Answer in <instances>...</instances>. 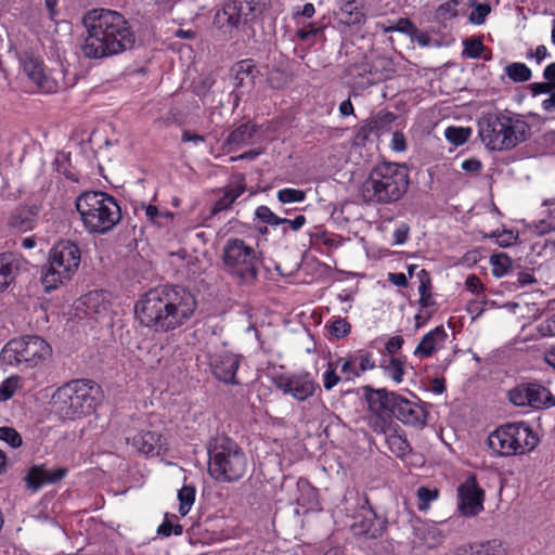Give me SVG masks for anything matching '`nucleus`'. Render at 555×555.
<instances>
[{"instance_id": "nucleus-54", "label": "nucleus", "mask_w": 555, "mask_h": 555, "mask_svg": "<svg viewBox=\"0 0 555 555\" xmlns=\"http://www.w3.org/2000/svg\"><path fill=\"white\" fill-rule=\"evenodd\" d=\"M439 495L437 489H429L427 487H420L417 489V498L420 500V508H426L428 504L435 501Z\"/></svg>"}, {"instance_id": "nucleus-59", "label": "nucleus", "mask_w": 555, "mask_h": 555, "mask_svg": "<svg viewBox=\"0 0 555 555\" xmlns=\"http://www.w3.org/2000/svg\"><path fill=\"white\" fill-rule=\"evenodd\" d=\"M390 147L392 151L401 153L408 147L405 135L401 131H395L390 141Z\"/></svg>"}, {"instance_id": "nucleus-31", "label": "nucleus", "mask_w": 555, "mask_h": 555, "mask_svg": "<svg viewBox=\"0 0 555 555\" xmlns=\"http://www.w3.org/2000/svg\"><path fill=\"white\" fill-rule=\"evenodd\" d=\"M491 273L495 278L511 275L516 271V266L505 253H498L490 256Z\"/></svg>"}, {"instance_id": "nucleus-4", "label": "nucleus", "mask_w": 555, "mask_h": 555, "mask_svg": "<svg viewBox=\"0 0 555 555\" xmlns=\"http://www.w3.org/2000/svg\"><path fill=\"white\" fill-rule=\"evenodd\" d=\"M102 398L103 390L96 382L77 378L57 387L50 403L60 418L75 421L94 413Z\"/></svg>"}, {"instance_id": "nucleus-8", "label": "nucleus", "mask_w": 555, "mask_h": 555, "mask_svg": "<svg viewBox=\"0 0 555 555\" xmlns=\"http://www.w3.org/2000/svg\"><path fill=\"white\" fill-rule=\"evenodd\" d=\"M224 270L240 285H253L258 279L262 264L261 254L243 238L230 237L222 249Z\"/></svg>"}, {"instance_id": "nucleus-53", "label": "nucleus", "mask_w": 555, "mask_h": 555, "mask_svg": "<svg viewBox=\"0 0 555 555\" xmlns=\"http://www.w3.org/2000/svg\"><path fill=\"white\" fill-rule=\"evenodd\" d=\"M459 0H450L440 4L436 10L439 20H450L457 15Z\"/></svg>"}, {"instance_id": "nucleus-40", "label": "nucleus", "mask_w": 555, "mask_h": 555, "mask_svg": "<svg viewBox=\"0 0 555 555\" xmlns=\"http://www.w3.org/2000/svg\"><path fill=\"white\" fill-rule=\"evenodd\" d=\"M472 555H506L502 543L498 540H490L472 547Z\"/></svg>"}, {"instance_id": "nucleus-10", "label": "nucleus", "mask_w": 555, "mask_h": 555, "mask_svg": "<svg viewBox=\"0 0 555 555\" xmlns=\"http://www.w3.org/2000/svg\"><path fill=\"white\" fill-rule=\"evenodd\" d=\"M538 442L537 434L525 422L501 425L488 437L489 448L499 456L526 454L532 451Z\"/></svg>"}, {"instance_id": "nucleus-49", "label": "nucleus", "mask_w": 555, "mask_h": 555, "mask_svg": "<svg viewBox=\"0 0 555 555\" xmlns=\"http://www.w3.org/2000/svg\"><path fill=\"white\" fill-rule=\"evenodd\" d=\"M351 332V324L344 318H336L330 325V333L337 339L345 338Z\"/></svg>"}, {"instance_id": "nucleus-56", "label": "nucleus", "mask_w": 555, "mask_h": 555, "mask_svg": "<svg viewBox=\"0 0 555 555\" xmlns=\"http://www.w3.org/2000/svg\"><path fill=\"white\" fill-rule=\"evenodd\" d=\"M465 288L467 292L480 295L486 292V287L483 283L481 282L480 278L476 274H469L465 280Z\"/></svg>"}, {"instance_id": "nucleus-28", "label": "nucleus", "mask_w": 555, "mask_h": 555, "mask_svg": "<svg viewBox=\"0 0 555 555\" xmlns=\"http://www.w3.org/2000/svg\"><path fill=\"white\" fill-rule=\"evenodd\" d=\"M395 119L392 113H386L384 116H377L363 121V124L357 129L356 140L364 143L373 133L379 132L386 125L390 124Z\"/></svg>"}, {"instance_id": "nucleus-23", "label": "nucleus", "mask_w": 555, "mask_h": 555, "mask_svg": "<svg viewBox=\"0 0 555 555\" xmlns=\"http://www.w3.org/2000/svg\"><path fill=\"white\" fill-rule=\"evenodd\" d=\"M67 472L65 467L48 470L43 465H34L28 469L24 479L28 489L38 491L44 485H53L61 481L66 477Z\"/></svg>"}, {"instance_id": "nucleus-16", "label": "nucleus", "mask_w": 555, "mask_h": 555, "mask_svg": "<svg viewBox=\"0 0 555 555\" xmlns=\"http://www.w3.org/2000/svg\"><path fill=\"white\" fill-rule=\"evenodd\" d=\"M247 190L245 176L242 173L234 175L230 178L229 183L223 188L212 191L216 198L209 208L208 218L211 219L221 212L232 209L233 204Z\"/></svg>"}, {"instance_id": "nucleus-58", "label": "nucleus", "mask_w": 555, "mask_h": 555, "mask_svg": "<svg viewBox=\"0 0 555 555\" xmlns=\"http://www.w3.org/2000/svg\"><path fill=\"white\" fill-rule=\"evenodd\" d=\"M435 313H436V309L428 310V309H422L420 307L418 312L414 317L415 328L418 330V328L425 326Z\"/></svg>"}, {"instance_id": "nucleus-32", "label": "nucleus", "mask_w": 555, "mask_h": 555, "mask_svg": "<svg viewBox=\"0 0 555 555\" xmlns=\"http://www.w3.org/2000/svg\"><path fill=\"white\" fill-rule=\"evenodd\" d=\"M255 69L256 65L251 59H245L236 62L231 68L234 87L236 89L242 88L247 78H250L251 81L254 82Z\"/></svg>"}, {"instance_id": "nucleus-35", "label": "nucleus", "mask_w": 555, "mask_h": 555, "mask_svg": "<svg viewBox=\"0 0 555 555\" xmlns=\"http://www.w3.org/2000/svg\"><path fill=\"white\" fill-rule=\"evenodd\" d=\"M386 443L392 454H395L398 457H403L406 454L411 452V446L409 441L398 435V434H390L386 437Z\"/></svg>"}, {"instance_id": "nucleus-2", "label": "nucleus", "mask_w": 555, "mask_h": 555, "mask_svg": "<svg viewBox=\"0 0 555 555\" xmlns=\"http://www.w3.org/2000/svg\"><path fill=\"white\" fill-rule=\"evenodd\" d=\"M82 23L87 36L81 44L85 57L99 60L117 55L133 48L135 35L126 17L109 9H92Z\"/></svg>"}, {"instance_id": "nucleus-17", "label": "nucleus", "mask_w": 555, "mask_h": 555, "mask_svg": "<svg viewBox=\"0 0 555 555\" xmlns=\"http://www.w3.org/2000/svg\"><path fill=\"white\" fill-rule=\"evenodd\" d=\"M126 442L137 453L145 456L159 455L167 450L166 438L156 430L145 428L129 430L126 436Z\"/></svg>"}, {"instance_id": "nucleus-62", "label": "nucleus", "mask_w": 555, "mask_h": 555, "mask_svg": "<svg viewBox=\"0 0 555 555\" xmlns=\"http://www.w3.org/2000/svg\"><path fill=\"white\" fill-rule=\"evenodd\" d=\"M350 74L353 77H361V78H364L367 75L371 76L372 75V66L369 63H365V62L360 63V64H354L350 68Z\"/></svg>"}, {"instance_id": "nucleus-52", "label": "nucleus", "mask_w": 555, "mask_h": 555, "mask_svg": "<svg viewBox=\"0 0 555 555\" xmlns=\"http://www.w3.org/2000/svg\"><path fill=\"white\" fill-rule=\"evenodd\" d=\"M0 440L5 441L12 448L22 446V437L13 427H0Z\"/></svg>"}, {"instance_id": "nucleus-20", "label": "nucleus", "mask_w": 555, "mask_h": 555, "mask_svg": "<svg viewBox=\"0 0 555 555\" xmlns=\"http://www.w3.org/2000/svg\"><path fill=\"white\" fill-rule=\"evenodd\" d=\"M340 372L346 382L361 377L365 372L377 367L376 359L369 349H358L346 357H339Z\"/></svg>"}, {"instance_id": "nucleus-15", "label": "nucleus", "mask_w": 555, "mask_h": 555, "mask_svg": "<svg viewBox=\"0 0 555 555\" xmlns=\"http://www.w3.org/2000/svg\"><path fill=\"white\" fill-rule=\"evenodd\" d=\"M508 400L516 406L542 409L553 405L551 391L539 384H521L508 391Z\"/></svg>"}, {"instance_id": "nucleus-61", "label": "nucleus", "mask_w": 555, "mask_h": 555, "mask_svg": "<svg viewBox=\"0 0 555 555\" xmlns=\"http://www.w3.org/2000/svg\"><path fill=\"white\" fill-rule=\"evenodd\" d=\"M417 305L422 309H428V310H431V309L437 310L438 309L433 292L424 293V295H420Z\"/></svg>"}, {"instance_id": "nucleus-13", "label": "nucleus", "mask_w": 555, "mask_h": 555, "mask_svg": "<svg viewBox=\"0 0 555 555\" xmlns=\"http://www.w3.org/2000/svg\"><path fill=\"white\" fill-rule=\"evenodd\" d=\"M270 0H229L215 15L214 23L224 31L237 29L242 24L261 15Z\"/></svg>"}, {"instance_id": "nucleus-11", "label": "nucleus", "mask_w": 555, "mask_h": 555, "mask_svg": "<svg viewBox=\"0 0 555 555\" xmlns=\"http://www.w3.org/2000/svg\"><path fill=\"white\" fill-rule=\"evenodd\" d=\"M52 348L42 337L26 335L9 340L1 350V358L9 365L34 367L48 360Z\"/></svg>"}, {"instance_id": "nucleus-44", "label": "nucleus", "mask_w": 555, "mask_h": 555, "mask_svg": "<svg viewBox=\"0 0 555 555\" xmlns=\"http://www.w3.org/2000/svg\"><path fill=\"white\" fill-rule=\"evenodd\" d=\"M340 363H338V359L327 363V367L323 373V386L326 390L333 389L340 382L341 378L337 374V369Z\"/></svg>"}, {"instance_id": "nucleus-12", "label": "nucleus", "mask_w": 555, "mask_h": 555, "mask_svg": "<svg viewBox=\"0 0 555 555\" xmlns=\"http://www.w3.org/2000/svg\"><path fill=\"white\" fill-rule=\"evenodd\" d=\"M362 389L367 403L370 428L375 434H386L393 421L395 405L399 393L386 388L375 389L369 385Z\"/></svg>"}, {"instance_id": "nucleus-47", "label": "nucleus", "mask_w": 555, "mask_h": 555, "mask_svg": "<svg viewBox=\"0 0 555 555\" xmlns=\"http://www.w3.org/2000/svg\"><path fill=\"white\" fill-rule=\"evenodd\" d=\"M176 517V515L166 514L163 524L157 529V533L163 537H170L171 534L181 535L183 527L180 524H172L170 519Z\"/></svg>"}, {"instance_id": "nucleus-27", "label": "nucleus", "mask_w": 555, "mask_h": 555, "mask_svg": "<svg viewBox=\"0 0 555 555\" xmlns=\"http://www.w3.org/2000/svg\"><path fill=\"white\" fill-rule=\"evenodd\" d=\"M448 338V334L443 325L436 326L426 333L414 350V356L421 359L430 358L437 350V345L443 343Z\"/></svg>"}, {"instance_id": "nucleus-6", "label": "nucleus", "mask_w": 555, "mask_h": 555, "mask_svg": "<svg viewBox=\"0 0 555 555\" xmlns=\"http://www.w3.org/2000/svg\"><path fill=\"white\" fill-rule=\"evenodd\" d=\"M75 206L89 233H107L121 220V209L115 197L102 191L81 193Z\"/></svg>"}, {"instance_id": "nucleus-29", "label": "nucleus", "mask_w": 555, "mask_h": 555, "mask_svg": "<svg viewBox=\"0 0 555 555\" xmlns=\"http://www.w3.org/2000/svg\"><path fill=\"white\" fill-rule=\"evenodd\" d=\"M406 358L402 357H383L377 365L385 375L390 377L396 384H400L405 375Z\"/></svg>"}, {"instance_id": "nucleus-33", "label": "nucleus", "mask_w": 555, "mask_h": 555, "mask_svg": "<svg viewBox=\"0 0 555 555\" xmlns=\"http://www.w3.org/2000/svg\"><path fill=\"white\" fill-rule=\"evenodd\" d=\"M341 21L347 25H360L365 22V15L354 1H347L340 8Z\"/></svg>"}, {"instance_id": "nucleus-46", "label": "nucleus", "mask_w": 555, "mask_h": 555, "mask_svg": "<svg viewBox=\"0 0 555 555\" xmlns=\"http://www.w3.org/2000/svg\"><path fill=\"white\" fill-rule=\"evenodd\" d=\"M20 387V377L10 376L0 384V402L11 399Z\"/></svg>"}, {"instance_id": "nucleus-57", "label": "nucleus", "mask_w": 555, "mask_h": 555, "mask_svg": "<svg viewBox=\"0 0 555 555\" xmlns=\"http://www.w3.org/2000/svg\"><path fill=\"white\" fill-rule=\"evenodd\" d=\"M404 339L402 336H392L385 343V352L390 357H396V354L402 349Z\"/></svg>"}, {"instance_id": "nucleus-37", "label": "nucleus", "mask_w": 555, "mask_h": 555, "mask_svg": "<svg viewBox=\"0 0 555 555\" xmlns=\"http://www.w3.org/2000/svg\"><path fill=\"white\" fill-rule=\"evenodd\" d=\"M140 208L144 211L146 221L157 227L163 225V219L167 220L173 216L172 212L168 210H159L157 206L152 204L142 203Z\"/></svg>"}, {"instance_id": "nucleus-41", "label": "nucleus", "mask_w": 555, "mask_h": 555, "mask_svg": "<svg viewBox=\"0 0 555 555\" xmlns=\"http://www.w3.org/2000/svg\"><path fill=\"white\" fill-rule=\"evenodd\" d=\"M276 197L282 204H292L304 202L307 197V194L304 190L284 188L278 191Z\"/></svg>"}, {"instance_id": "nucleus-45", "label": "nucleus", "mask_w": 555, "mask_h": 555, "mask_svg": "<svg viewBox=\"0 0 555 555\" xmlns=\"http://www.w3.org/2000/svg\"><path fill=\"white\" fill-rule=\"evenodd\" d=\"M324 25L317 22H310L301 28L296 30V37L301 42H308L311 37L323 35Z\"/></svg>"}, {"instance_id": "nucleus-48", "label": "nucleus", "mask_w": 555, "mask_h": 555, "mask_svg": "<svg viewBox=\"0 0 555 555\" xmlns=\"http://www.w3.org/2000/svg\"><path fill=\"white\" fill-rule=\"evenodd\" d=\"M490 12L491 7L488 2L475 3L469 14V22L474 25H482Z\"/></svg>"}, {"instance_id": "nucleus-63", "label": "nucleus", "mask_w": 555, "mask_h": 555, "mask_svg": "<svg viewBox=\"0 0 555 555\" xmlns=\"http://www.w3.org/2000/svg\"><path fill=\"white\" fill-rule=\"evenodd\" d=\"M461 167L466 172L478 173L482 168V163L477 158H467L462 163Z\"/></svg>"}, {"instance_id": "nucleus-7", "label": "nucleus", "mask_w": 555, "mask_h": 555, "mask_svg": "<svg viewBox=\"0 0 555 555\" xmlns=\"http://www.w3.org/2000/svg\"><path fill=\"white\" fill-rule=\"evenodd\" d=\"M208 474L218 482H236L247 472L248 461L238 443L221 436L207 446Z\"/></svg>"}, {"instance_id": "nucleus-3", "label": "nucleus", "mask_w": 555, "mask_h": 555, "mask_svg": "<svg viewBox=\"0 0 555 555\" xmlns=\"http://www.w3.org/2000/svg\"><path fill=\"white\" fill-rule=\"evenodd\" d=\"M409 168L405 164L382 162L376 164L362 183L361 196L369 205H390L408 192Z\"/></svg>"}, {"instance_id": "nucleus-42", "label": "nucleus", "mask_w": 555, "mask_h": 555, "mask_svg": "<svg viewBox=\"0 0 555 555\" xmlns=\"http://www.w3.org/2000/svg\"><path fill=\"white\" fill-rule=\"evenodd\" d=\"M516 269H518V271L517 272L514 271V273L512 274V275H515L516 280L507 282L514 288H521L527 285L537 283V279L534 278V273H533L532 269L521 270L520 266H516Z\"/></svg>"}, {"instance_id": "nucleus-51", "label": "nucleus", "mask_w": 555, "mask_h": 555, "mask_svg": "<svg viewBox=\"0 0 555 555\" xmlns=\"http://www.w3.org/2000/svg\"><path fill=\"white\" fill-rule=\"evenodd\" d=\"M415 24L408 17H400L396 23H389L386 31H398L411 37L412 33L415 31Z\"/></svg>"}, {"instance_id": "nucleus-9", "label": "nucleus", "mask_w": 555, "mask_h": 555, "mask_svg": "<svg viewBox=\"0 0 555 555\" xmlns=\"http://www.w3.org/2000/svg\"><path fill=\"white\" fill-rule=\"evenodd\" d=\"M81 261L79 246L69 240H61L49 251L48 264L42 269L41 282L47 292L72 279Z\"/></svg>"}, {"instance_id": "nucleus-34", "label": "nucleus", "mask_w": 555, "mask_h": 555, "mask_svg": "<svg viewBox=\"0 0 555 555\" xmlns=\"http://www.w3.org/2000/svg\"><path fill=\"white\" fill-rule=\"evenodd\" d=\"M504 72L514 82H525L530 80L532 77L531 69L525 63L520 62H514L506 65Z\"/></svg>"}, {"instance_id": "nucleus-21", "label": "nucleus", "mask_w": 555, "mask_h": 555, "mask_svg": "<svg viewBox=\"0 0 555 555\" xmlns=\"http://www.w3.org/2000/svg\"><path fill=\"white\" fill-rule=\"evenodd\" d=\"M241 364V356L224 350L209 357V367L212 376L224 384L240 385L236 372Z\"/></svg>"}, {"instance_id": "nucleus-19", "label": "nucleus", "mask_w": 555, "mask_h": 555, "mask_svg": "<svg viewBox=\"0 0 555 555\" xmlns=\"http://www.w3.org/2000/svg\"><path fill=\"white\" fill-rule=\"evenodd\" d=\"M23 73L42 93H55L59 90L56 79L51 77L43 61L31 53H24L21 59Z\"/></svg>"}, {"instance_id": "nucleus-18", "label": "nucleus", "mask_w": 555, "mask_h": 555, "mask_svg": "<svg viewBox=\"0 0 555 555\" xmlns=\"http://www.w3.org/2000/svg\"><path fill=\"white\" fill-rule=\"evenodd\" d=\"M459 509L462 515L473 517L483 511L485 490L470 474L457 488Z\"/></svg>"}, {"instance_id": "nucleus-64", "label": "nucleus", "mask_w": 555, "mask_h": 555, "mask_svg": "<svg viewBox=\"0 0 555 555\" xmlns=\"http://www.w3.org/2000/svg\"><path fill=\"white\" fill-rule=\"evenodd\" d=\"M543 336H555V313L540 325Z\"/></svg>"}, {"instance_id": "nucleus-24", "label": "nucleus", "mask_w": 555, "mask_h": 555, "mask_svg": "<svg viewBox=\"0 0 555 555\" xmlns=\"http://www.w3.org/2000/svg\"><path fill=\"white\" fill-rule=\"evenodd\" d=\"M393 418L405 425L423 426L426 423V412L414 402L399 395L395 405Z\"/></svg>"}, {"instance_id": "nucleus-14", "label": "nucleus", "mask_w": 555, "mask_h": 555, "mask_svg": "<svg viewBox=\"0 0 555 555\" xmlns=\"http://www.w3.org/2000/svg\"><path fill=\"white\" fill-rule=\"evenodd\" d=\"M272 384L284 396H289L298 402L309 400L320 389L319 383L307 371L278 374L273 376Z\"/></svg>"}, {"instance_id": "nucleus-1", "label": "nucleus", "mask_w": 555, "mask_h": 555, "mask_svg": "<svg viewBox=\"0 0 555 555\" xmlns=\"http://www.w3.org/2000/svg\"><path fill=\"white\" fill-rule=\"evenodd\" d=\"M197 300L186 287L166 284L151 288L135 304L141 325L154 332L169 333L188 324L195 314Z\"/></svg>"}, {"instance_id": "nucleus-43", "label": "nucleus", "mask_w": 555, "mask_h": 555, "mask_svg": "<svg viewBox=\"0 0 555 555\" xmlns=\"http://www.w3.org/2000/svg\"><path fill=\"white\" fill-rule=\"evenodd\" d=\"M255 216L257 219H259L261 222L276 227L284 224L285 221L282 220V217H279L275 215L268 206L260 205L255 210Z\"/></svg>"}, {"instance_id": "nucleus-38", "label": "nucleus", "mask_w": 555, "mask_h": 555, "mask_svg": "<svg viewBox=\"0 0 555 555\" xmlns=\"http://www.w3.org/2000/svg\"><path fill=\"white\" fill-rule=\"evenodd\" d=\"M472 135V129L468 127L450 126L444 131L446 139L453 145L465 144Z\"/></svg>"}, {"instance_id": "nucleus-50", "label": "nucleus", "mask_w": 555, "mask_h": 555, "mask_svg": "<svg viewBox=\"0 0 555 555\" xmlns=\"http://www.w3.org/2000/svg\"><path fill=\"white\" fill-rule=\"evenodd\" d=\"M490 237L495 238V244L501 247H509L518 240V233L513 230L494 231Z\"/></svg>"}, {"instance_id": "nucleus-60", "label": "nucleus", "mask_w": 555, "mask_h": 555, "mask_svg": "<svg viewBox=\"0 0 555 555\" xmlns=\"http://www.w3.org/2000/svg\"><path fill=\"white\" fill-rule=\"evenodd\" d=\"M548 56L547 48L544 44H540L535 50H529L526 53L528 60L534 59L538 64H541Z\"/></svg>"}, {"instance_id": "nucleus-55", "label": "nucleus", "mask_w": 555, "mask_h": 555, "mask_svg": "<svg viewBox=\"0 0 555 555\" xmlns=\"http://www.w3.org/2000/svg\"><path fill=\"white\" fill-rule=\"evenodd\" d=\"M416 278L418 280L420 295H424V293L433 292V281L430 278V273L426 269H421L416 273Z\"/></svg>"}, {"instance_id": "nucleus-26", "label": "nucleus", "mask_w": 555, "mask_h": 555, "mask_svg": "<svg viewBox=\"0 0 555 555\" xmlns=\"http://www.w3.org/2000/svg\"><path fill=\"white\" fill-rule=\"evenodd\" d=\"M23 267V259L14 253L0 254V293L9 287Z\"/></svg>"}, {"instance_id": "nucleus-39", "label": "nucleus", "mask_w": 555, "mask_h": 555, "mask_svg": "<svg viewBox=\"0 0 555 555\" xmlns=\"http://www.w3.org/2000/svg\"><path fill=\"white\" fill-rule=\"evenodd\" d=\"M464 50L463 54L473 60H477L481 57L483 51L486 50V46L483 41L479 37H470L463 41Z\"/></svg>"}, {"instance_id": "nucleus-5", "label": "nucleus", "mask_w": 555, "mask_h": 555, "mask_svg": "<svg viewBox=\"0 0 555 555\" xmlns=\"http://www.w3.org/2000/svg\"><path fill=\"white\" fill-rule=\"evenodd\" d=\"M530 134L531 127L524 117L508 111L488 114L479 120L481 141L492 151L512 150Z\"/></svg>"}, {"instance_id": "nucleus-30", "label": "nucleus", "mask_w": 555, "mask_h": 555, "mask_svg": "<svg viewBox=\"0 0 555 555\" xmlns=\"http://www.w3.org/2000/svg\"><path fill=\"white\" fill-rule=\"evenodd\" d=\"M256 128L249 124H243L230 132L227 138V144L231 151L237 150L251 142Z\"/></svg>"}, {"instance_id": "nucleus-25", "label": "nucleus", "mask_w": 555, "mask_h": 555, "mask_svg": "<svg viewBox=\"0 0 555 555\" xmlns=\"http://www.w3.org/2000/svg\"><path fill=\"white\" fill-rule=\"evenodd\" d=\"M39 209L36 205L18 206L14 208L8 217V225L14 230L26 232L33 230Z\"/></svg>"}, {"instance_id": "nucleus-36", "label": "nucleus", "mask_w": 555, "mask_h": 555, "mask_svg": "<svg viewBox=\"0 0 555 555\" xmlns=\"http://www.w3.org/2000/svg\"><path fill=\"white\" fill-rule=\"evenodd\" d=\"M196 490L194 486L184 485L178 492L179 513L186 516L195 501Z\"/></svg>"}, {"instance_id": "nucleus-22", "label": "nucleus", "mask_w": 555, "mask_h": 555, "mask_svg": "<svg viewBox=\"0 0 555 555\" xmlns=\"http://www.w3.org/2000/svg\"><path fill=\"white\" fill-rule=\"evenodd\" d=\"M362 511L363 512L356 517V520L351 526L353 534L367 539L380 538L387 526L386 519L377 516L371 505H369L367 508L363 506Z\"/></svg>"}]
</instances>
